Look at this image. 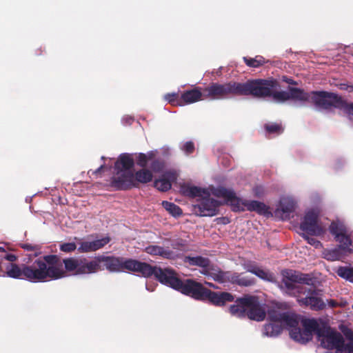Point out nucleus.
<instances>
[{
	"label": "nucleus",
	"mask_w": 353,
	"mask_h": 353,
	"mask_svg": "<svg viewBox=\"0 0 353 353\" xmlns=\"http://www.w3.org/2000/svg\"><path fill=\"white\" fill-rule=\"evenodd\" d=\"M301 329H293L291 338L294 341L305 343L312 339L316 333L317 339L321 345L326 349L336 350V353H353V343H345L342 334L330 327L319 328L317 320L304 319L301 321Z\"/></svg>",
	"instance_id": "obj_1"
},
{
	"label": "nucleus",
	"mask_w": 353,
	"mask_h": 353,
	"mask_svg": "<svg viewBox=\"0 0 353 353\" xmlns=\"http://www.w3.org/2000/svg\"><path fill=\"white\" fill-rule=\"evenodd\" d=\"M164 285L170 286L196 299L203 300L208 299L216 305H223L225 303L231 302L234 300V296L229 292H212L203 288L201 283L191 279L182 281L171 269L169 270Z\"/></svg>",
	"instance_id": "obj_2"
},
{
	"label": "nucleus",
	"mask_w": 353,
	"mask_h": 353,
	"mask_svg": "<svg viewBox=\"0 0 353 353\" xmlns=\"http://www.w3.org/2000/svg\"><path fill=\"white\" fill-rule=\"evenodd\" d=\"M93 261H97L99 270H100V263H103L110 272H121L127 270L140 273L145 277L154 275L163 284H165L170 270L169 268L162 269L156 266L153 267L148 263L134 259L125 260L123 258L114 256H99Z\"/></svg>",
	"instance_id": "obj_3"
},
{
	"label": "nucleus",
	"mask_w": 353,
	"mask_h": 353,
	"mask_svg": "<svg viewBox=\"0 0 353 353\" xmlns=\"http://www.w3.org/2000/svg\"><path fill=\"white\" fill-rule=\"evenodd\" d=\"M25 279L33 282H45L65 277V271L57 255H46L31 265H23Z\"/></svg>",
	"instance_id": "obj_4"
},
{
	"label": "nucleus",
	"mask_w": 353,
	"mask_h": 353,
	"mask_svg": "<svg viewBox=\"0 0 353 353\" xmlns=\"http://www.w3.org/2000/svg\"><path fill=\"white\" fill-rule=\"evenodd\" d=\"M232 315L238 317L248 316L250 319L261 321L265 317V310L259 303L256 296L246 295L238 299L230 307Z\"/></svg>",
	"instance_id": "obj_5"
},
{
	"label": "nucleus",
	"mask_w": 353,
	"mask_h": 353,
	"mask_svg": "<svg viewBox=\"0 0 353 353\" xmlns=\"http://www.w3.org/2000/svg\"><path fill=\"white\" fill-rule=\"evenodd\" d=\"M180 191L183 196L192 198L210 199V195L212 194L217 198L239 199L232 188H226L223 186L215 188L210 185L208 188H201L190 183H184L181 186Z\"/></svg>",
	"instance_id": "obj_6"
},
{
	"label": "nucleus",
	"mask_w": 353,
	"mask_h": 353,
	"mask_svg": "<svg viewBox=\"0 0 353 353\" xmlns=\"http://www.w3.org/2000/svg\"><path fill=\"white\" fill-rule=\"evenodd\" d=\"M288 92L286 91H274L271 90V96L276 101L284 102L290 99L299 101L301 102H309L313 103L316 107L321 108V105L318 101L323 97L322 92L324 91H312L305 92L303 89L294 87H288Z\"/></svg>",
	"instance_id": "obj_7"
},
{
	"label": "nucleus",
	"mask_w": 353,
	"mask_h": 353,
	"mask_svg": "<svg viewBox=\"0 0 353 353\" xmlns=\"http://www.w3.org/2000/svg\"><path fill=\"white\" fill-rule=\"evenodd\" d=\"M282 279L279 284V288L287 294L298 297L309 283L310 279L307 274L293 270H284L281 272Z\"/></svg>",
	"instance_id": "obj_8"
},
{
	"label": "nucleus",
	"mask_w": 353,
	"mask_h": 353,
	"mask_svg": "<svg viewBox=\"0 0 353 353\" xmlns=\"http://www.w3.org/2000/svg\"><path fill=\"white\" fill-rule=\"evenodd\" d=\"M279 86V82L274 79H257L239 83V96L251 95L256 98L270 97L271 90Z\"/></svg>",
	"instance_id": "obj_9"
},
{
	"label": "nucleus",
	"mask_w": 353,
	"mask_h": 353,
	"mask_svg": "<svg viewBox=\"0 0 353 353\" xmlns=\"http://www.w3.org/2000/svg\"><path fill=\"white\" fill-rule=\"evenodd\" d=\"M270 319L280 325L269 323L264 327V334L268 336H276L282 331L283 327H287L291 331L293 329H301V327H296L298 321L295 314L290 312H280L277 310H272L268 313Z\"/></svg>",
	"instance_id": "obj_10"
},
{
	"label": "nucleus",
	"mask_w": 353,
	"mask_h": 353,
	"mask_svg": "<svg viewBox=\"0 0 353 353\" xmlns=\"http://www.w3.org/2000/svg\"><path fill=\"white\" fill-rule=\"evenodd\" d=\"M152 179V172L147 169H142L133 174L125 172L121 176H113L111 186L117 190H128L136 186L139 183H146Z\"/></svg>",
	"instance_id": "obj_11"
},
{
	"label": "nucleus",
	"mask_w": 353,
	"mask_h": 353,
	"mask_svg": "<svg viewBox=\"0 0 353 353\" xmlns=\"http://www.w3.org/2000/svg\"><path fill=\"white\" fill-rule=\"evenodd\" d=\"M61 264H64L65 276L67 272L71 274H86L97 272L99 270L97 261H89L85 258H68L63 260Z\"/></svg>",
	"instance_id": "obj_12"
},
{
	"label": "nucleus",
	"mask_w": 353,
	"mask_h": 353,
	"mask_svg": "<svg viewBox=\"0 0 353 353\" xmlns=\"http://www.w3.org/2000/svg\"><path fill=\"white\" fill-rule=\"evenodd\" d=\"M230 96H239V83L230 81L225 83H211L204 88V98L222 99Z\"/></svg>",
	"instance_id": "obj_13"
},
{
	"label": "nucleus",
	"mask_w": 353,
	"mask_h": 353,
	"mask_svg": "<svg viewBox=\"0 0 353 353\" xmlns=\"http://www.w3.org/2000/svg\"><path fill=\"white\" fill-rule=\"evenodd\" d=\"M220 204L230 206L234 212L249 210L265 216L272 215L270 208L259 200H220Z\"/></svg>",
	"instance_id": "obj_14"
},
{
	"label": "nucleus",
	"mask_w": 353,
	"mask_h": 353,
	"mask_svg": "<svg viewBox=\"0 0 353 353\" xmlns=\"http://www.w3.org/2000/svg\"><path fill=\"white\" fill-rule=\"evenodd\" d=\"M202 273L205 275H209L214 279V280L219 283L230 282L241 286L252 285L254 281L252 279L248 278L236 272H223L214 269H206L202 271Z\"/></svg>",
	"instance_id": "obj_15"
},
{
	"label": "nucleus",
	"mask_w": 353,
	"mask_h": 353,
	"mask_svg": "<svg viewBox=\"0 0 353 353\" xmlns=\"http://www.w3.org/2000/svg\"><path fill=\"white\" fill-rule=\"evenodd\" d=\"M305 295V297L297 298V302L301 306L309 307L311 310L319 311L325 308V303L321 298L320 291L315 289V288L308 283L302 290L301 295Z\"/></svg>",
	"instance_id": "obj_16"
},
{
	"label": "nucleus",
	"mask_w": 353,
	"mask_h": 353,
	"mask_svg": "<svg viewBox=\"0 0 353 353\" xmlns=\"http://www.w3.org/2000/svg\"><path fill=\"white\" fill-rule=\"evenodd\" d=\"M323 97L318 103L321 105V109L329 110L331 108H335L340 110H344L347 114L353 117V103H348L345 101L339 94L324 91L322 92Z\"/></svg>",
	"instance_id": "obj_17"
},
{
	"label": "nucleus",
	"mask_w": 353,
	"mask_h": 353,
	"mask_svg": "<svg viewBox=\"0 0 353 353\" xmlns=\"http://www.w3.org/2000/svg\"><path fill=\"white\" fill-rule=\"evenodd\" d=\"M330 232L334 236L335 239L340 243V247L345 252H351L352 240L353 239V231L348 234V230L344 223L336 221L331 223L330 226Z\"/></svg>",
	"instance_id": "obj_18"
},
{
	"label": "nucleus",
	"mask_w": 353,
	"mask_h": 353,
	"mask_svg": "<svg viewBox=\"0 0 353 353\" xmlns=\"http://www.w3.org/2000/svg\"><path fill=\"white\" fill-rule=\"evenodd\" d=\"M320 214L319 208L309 209L301 224V229L307 233L319 236L323 233V228L319 224L318 218Z\"/></svg>",
	"instance_id": "obj_19"
},
{
	"label": "nucleus",
	"mask_w": 353,
	"mask_h": 353,
	"mask_svg": "<svg viewBox=\"0 0 353 353\" xmlns=\"http://www.w3.org/2000/svg\"><path fill=\"white\" fill-rule=\"evenodd\" d=\"M197 203L192 205V212L196 216H212L216 214L220 200H196Z\"/></svg>",
	"instance_id": "obj_20"
},
{
	"label": "nucleus",
	"mask_w": 353,
	"mask_h": 353,
	"mask_svg": "<svg viewBox=\"0 0 353 353\" xmlns=\"http://www.w3.org/2000/svg\"><path fill=\"white\" fill-rule=\"evenodd\" d=\"M296 208L294 200H280L274 210V216L280 219L285 220L290 218Z\"/></svg>",
	"instance_id": "obj_21"
},
{
	"label": "nucleus",
	"mask_w": 353,
	"mask_h": 353,
	"mask_svg": "<svg viewBox=\"0 0 353 353\" xmlns=\"http://www.w3.org/2000/svg\"><path fill=\"white\" fill-rule=\"evenodd\" d=\"M110 241V238L109 236H105L92 241H81L79 243L78 251L81 253L94 252L103 248Z\"/></svg>",
	"instance_id": "obj_22"
},
{
	"label": "nucleus",
	"mask_w": 353,
	"mask_h": 353,
	"mask_svg": "<svg viewBox=\"0 0 353 353\" xmlns=\"http://www.w3.org/2000/svg\"><path fill=\"white\" fill-rule=\"evenodd\" d=\"M134 161L132 154L128 153L121 154L114 163V169L117 174L114 176H121L125 172H132L130 170L134 167Z\"/></svg>",
	"instance_id": "obj_23"
},
{
	"label": "nucleus",
	"mask_w": 353,
	"mask_h": 353,
	"mask_svg": "<svg viewBox=\"0 0 353 353\" xmlns=\"http://www.w3.org/2000/svg\"><path fill=\"white\" fill-rule=\"evenodd\" d=\"M181 96L183 105L193 103L205 99L204 98V88L201 89L199 87L184 91Z\"/></svg>",
	"instance_id": "obj_24"
},
{
	"label": "nucleus",
	"mask_w": 353,
	"mask_h": 353,
	"mask_svg": "<svg viewBox=\"0 0 353 353\" xmlns=\"http://www.w3.org/2000/svg\"><path fill=\"white\" fill-rule=\"evenodd\" d=\"M244 268L248 272L255 274L256 276H257L258 277L263 280L271 282H273L275 280V277L273 274H272L268 270H265L256 266L254 264H245L244 265Z\"/></svg>",
	"instance_id": "obj_25"
},
{
	"label": "nucleus",
	"mask_w": 353,
	"mask_h": 353,
	"mask_svg": "<svg viewBox=\"0 0 353 353\" xmlns=\"http://www.w3.org/2000/svg\"><path fill=\"white\" fill-rule=\"evenodd\" d=\"M145 252L153 256H159L164 259H173L176 255L170 250L159 245H149L145 248Z\"/></svg>",
	"instance_id": "obj_26"
},
{
	"label": "nucleus",
	"mask_w": 353,
	"mask_h": 353,
	"mask_svg": "<svg viewBox=\"0 0 353 353\" xmlns=\"http://www.w3.org/2000/svg\"><path fill=\"white\" fill-rule=\"evenodd\" d=\"M2 276H7L13 279H25L23 274V265L19 267L15 263H11L8 268L6 272Z\"/></svg>",
	"instance_id": "obj_27"
},
{
	"label": "nucleus",
	"mask_w": 353,
	"mask_h": 353,
	"mask_svg": "<svg viewBox=\"0 0 353 353\" xmlns=\"http://www.w3.org/2000/svg\"><path fill=\"white\" fill-rule=\"evenodd\" d=\"M184 261L191 265H197L201 268H208L210 265L209 259L200 256L194 257L186 256Z\"/></svg>",
	"instance_id": "obj_28"
},
{
	"label": "nucleus",
	"mask_w": 353,
	"mask_h": 353,
	"mask_svg": "<svg viewBox=\"0 0 353 353\" xmlns=\"http://www.w3.org/2000/svg\"><path fill=\"white\" fill-rule=\"evenodd\" d=\"M155 155L156 152L154 151H150L147 154L139 153L137 157L136 163L139 166L145 168L148 161H152L155 157Z\"/></svg>",
	"instance_id": "obj_29"
},
{
	"label": "nucleus",
	"mask_w": 353,
	"mask_h": 353,
	"mask_svg": "<svg viewBox=\"0 0 353 353\" xmlns=\"http://www.w3.org/2000/svg\"><path fill=\"white\" fill-rule=\"evenodd\" d=\"M342 251L345 252L340 246L339 248L326 250L323 252L324 258L328 261H334L342 258Z\"/></svg>",
	"instance_id": "obj_30"
},
{
	"label": "nucleus",
	"mask_w": 353,
	"mask_h": 353,
	"mask_svg": "<svg viewBox=\"0 0 353 353\" xmlns=\"http://www.w3.org/2000/svg\"><path fill=\"white\" fill-rule=\"evenodd\" d=\"M162 205L165 210L174 217H179L183 213L182 210L178 205L172 202L163 201L162 202Z\"/></svg>",
	"instance_id": "obj_31"
},
{
	"label": "nucleus",
	"mask_w": 353,
	"mask_h": 353,
	"mask_svg": "<svg viewBox=\"0 0 353 353\" xmlns=\"http://www.w3.org/2000/svg\"><path fill=\"white\" fill-rule=\"evenodd\" d=\"M243 59L245 63L250 68H259L266 63L265 58L259 55L256 56L254 58L244 57Z\"/></svg>",
	"instance_id": "obj_32"
},
{
	"label": "nucleus",
	"mask_w": 353,
	"mask_h": 353,
	"mask_svg": "<svg viewBox=\"0 0 353 353\" xmlns=\"http://www.w3.org/2000/svg\"><path fill=\"white\" fill-rule=\"evenodd\" d=\"M337 274L353 283V268L350 267H339L336 270Z\"/></svg>",
	"instance_id": "obj_33"
},
{
	"label": "nucleus",
	"mask_w": 353,
	"mask_h": 353,
	"mask_svg": "<svg viewBox=\"0 0 353 353\" xmlns=\"http://www.w3.org/2000/svg\"><path fill=\"white\" fill-rule=\"evenodd\" d=\"M154 185L157 190L162 192H165L171 188L170 181L165 177L155 180Z\"/></svg>",
	"instance_id": "obj_34"
},
{
	"label": "nucleus",
	"mask_w": 353,
	"mask_h": 353,
	"mask_svg": "<svg viewBox=\"0 0 353 353\" xmlns=\"http://www.w3.org/2000/svg\"><path fill=\"white\" fill-rule=\"evenodd\" d=\"M264 128L269 134H281L283 132L282 125L277 123H265Z\"/></svg>",
	"instance_id": "obj_35"
},
{
	"label": "nucleus",
	"mask_w": 353,
	"mask_h": 353,
	"mask_svg": "<svg viewBox=\"0 0 353 353\" xmlns=\"http://www.w3.org/2000/svg\"><path fill=\"white\" fill-rule=\"evenodd\" d=\"M165 99L171 105L176 106H182L181 96L179 97L178 93H168L165 95Z\"/></svg>",
	"instance_id": "obj_36"
},
{
	"label": "nucleus",
	"mask_w": 353,
	"mask_h": 353,
	"mask_svg": "<svg viewBox=\"0 0 353 353\" xmlns=\"http://www.w3.org/2000/svg\"><path fill=\"white\" fill-rule=\"evenodd\" d=\"M150 168L154 172H161L164 170L165 162L161 159H157L155 157L151 161Z\"/></svg>",
	"instance_id": "obj_37"
},
{
	"label": "nucleus",
	"mask_w": 353,
	"mask_h": 353,
	"mask_svg": "<svg viewBox=\"0 0 353 353\" xmlns=\"http://www.w3.org/2000/svg\"><path fill=\"white\" fill-rule=\"evenodd\" d=\"M181 150L187 154H192L195 150L194 142L190 141L185 142L181 147Z\"/></svg>",
	"instance_id": "obj_38"
},
{
	"label": "nucleus",
	"mask_w": 353,
	"mask_h": 353,
	"mask_svg": "<svg viewBox=\"0 0 353 353\" xmlns=\"http://www.w3.org/2000/svg\"><path fill=\"white\" fill-rule=\"evenodd\" d=\"M77 245L74 243H66L61 245L60 249L65 252H70L75 250Z\"/></svg>",
	"instance_id": "obj_39"
},
{
	"label": "nucleus",
	"mask_w": 353,
	"mask_h": 353,
	"mask_svg": "<svg viewBox=\"0 0 353 353\" xmlns=\"http://www.w3.org/2000/svg\"><path fill=\"white\" fill-rule=\"evenodd\" d=\"M303 237L305 239V240L310 243V245H314L315 248H319L321 246L320 241H317L316 239L313 237H310L306 235H304Z\"/></svg>",
	"instance_id": "obj_40"
},
{
	"label": "nucleus",
	"mask_w": 353,
	"mask_h": 353,
	"mask_svg": "<svg viewBox=\"0 0 353 353\" xmlns=\"http://www.w3.org/2000/svg\"><path fill=\"white\" fill-rule=\"evenodd\" d=\"M4 258L10 262H14L17 259V256L12 254H6Z\"/></svg>",
	"instance_id": "obj_41"
},
{
	"label": "nucleus",
	"mask_w": 353,
	"mask_h": 353,
	"mask_svg": "<svg viewBox=\"0 0 353 353\" xmlns=\"http://www.w3.org/2000/svg\"><path fill=\"white\" fill-rule=\"evenodd\" d=\"M21 247L27 250H34L37 249V247L36 245H32L28 243L23 244Z\"/></svg>",
	"instance_id": "obj_42"
},
{
	"label": "nucleus",
	"mask_w": 353,
	"mask_h": 353,
	"mask_svg": "<svg viewBox=\"0 0 353 353\" xmlns=\"http://www.w3.org/2000/svg\"><path fill=\"white\" fill-rule=\"evenodd\" d=\"M327 304L330 307H332V308L338 307V305H339V303L334 300L328 301Z\"/></svg>",
	"instance_id": "obj_43"
},
{
	"label": "nucleus",
	"mask_w": 353,
	"mask_h": 353,
	"mask_svg": "<svg viewBox=\"0 0 353 353\" xmlns=\"http://www.w3.org/2000/svg\"><path fill=\"white\" fill-rule=\"evenodd\" d=\"M283 81L290 85H297V82L293 80L292 79H290L288 77H284Z\"/></svg>",
	"instance_id": "obj_44"
},
{
	"label": "nucleus",
	"mask_w": 353,
	"mask_h": 353,
	"mask_svg": "<svg viewBox=\"0 0 353 353\" xmlns=\"http://www.w3.org/2000/svg\"><path fill=\"white\" fill-rule=\"evenodd\" d=\"M105 165H102L99 168H98L97 170L92 171V174L98 175L101 174V170L104 168Z\"/></svg>",
	"instance_id": "obj_45"
},
{
	"label": "nucleus",
	"mask_w": 353,
	"mask_h": 353,
	"mask_svg": "<svg viewBox=\"0 0 353 353\" xmlns=\"http://www.w3.org/2000/svg\"><path fill=\"white\" fill-rule=\"evenodd\" d=\"M7 250H8V247L7 245L0 246V252H6Z\"/></svg>",
	"instance_id": "obj_46"
},
{
	"label": "nucleus",
	"mask_w": 353,
	"mask_h": 353,
	"mask_svg": "<svg viewBox=\"0 0 353 353\" xmlns=\"http://www.w3.org/2000/svg\"><path fill=\"white\" fill-rule=\"evenodd\" d=\"M339 303V305L338 306L339 307H345L347 304V301H341Z\"/></svg>",
	"instance_id": "obj_47"
},
{
	"label": "nucleus",
	"mask_w": 353,
	"mask_h": 353,
	"mask_svg": "<svg viewBox=\"0 0 353 353\" xmlns=\"http://www.w3.org/2000/svg\"><path fill=\"white\" fill-rule=\"evenodd\" d=\"M259 189H261L259 187H256L255 189H254V191H255V194L256 196H259Z\"/></svg>",
	"instance_id": "obj_48"
},
{
	"label": "nucleus",
	"mask_w": 353,
	"mask_h": 353,
	"mask_svg": "<svg viewBox=\"0 0 353 353\" xmlns=\"http://www.w3.org/2000/svg\"><path fill=\"white\" fill-rule=\"evenodd\" d=\"M349 88V91L351 92V91H353V86L352 85H349V86H347V88L345 89H348Z\"/></svg>",
	"instance_id": "obj_49"
},
{
	"label": "nucleus",
	"mask_w": 353,
	"mask_h": 353,
	"mask_svg": "<svg viewBox=\"0 0 353 353\" xmlns=\"http://www.w3.org/2000/svg\"><path fill=\"white\" fill-rule=\"evenodd\" d=\"M352 309H353V305H352Z\"/></svg>",
	"instance_id": "obj_50"
}]
</instances>
